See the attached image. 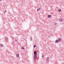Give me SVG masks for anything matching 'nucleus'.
<instances>
[{
    "mask_svg": "<svg viewBox=\"0 0 64 64\" xmlns=\"http://www.w3.org/2000/svg\"><path fill=\"white\" fill-rule=\"evenodd\" d=\"M49 58H47V60H48V59H49Z\"/></svg>",
    "mask_w": 64,
    "mask_h": 64,
    "instance_id": "ddd939ff",
    "label": "nucleus"
},
{
    "mask_svg": "<svg viewBox=\"0 0 64 64\" xmlns=\"http://www.w3.org/2000/svg\"><path fill=\"white\" fill-rule=\"evenodd\" d=\"M51 15H48V18H50V17H51Z\"/></svg>",
    "mask_w": 64,
    "mask_h": 64,
    "instance_id": "20e7f679",
    "label": "nucleus"
},
{
    "mask_svg": "<svg viewBox=\"0 0 64 64\" xmlns=\"http://www.w3.org/2000/svg\"><path fill=\"white\" fill-rule=\"evenodd\" d=\"M58 40H56V41H55V42L56 43H58Z\"/></svg>",
    "mask_w": 64,
    "mask_h": 64,
    "instance_id": "423d86ee",
    "label": "nucleus"
},
{
    "mask_svg": "<svg viewBox=\"0 0 64 64\" xmlns=\"http://www.w3.org/2000/svg\"><path fill=\"white\" fill-rule=\"evenodd\" d=\"M34 59L35 60V59H36V58L37 56V52H36V51L35 50L34 52Z\"/></svg>",
    "mask_w": 64,
    "mask_h": 64,
    "instance_id": "f257e3e1",
    "label": "nucleus"
},
{
    "mask_svg": "<svg viewBox=\"0 0 64 64\" xmlns=\"http://www.w3.org/2000/svg\"><path fill=\"white\" fill-rule=\"evenodd\" d=\"M58 11L59 12H60L61 11V10L60 9H59Z\"/></svg>",
    "mask_w": 64,
    "mask_h": 64,
    "instance_id": "0eeeda50",
    "label": "nucleus"
},
{
    "mask_svg": "<svg viewBox=\"0 0 64 64\" xmlns=\"http://www.w3.org/2000/svg\"><path fill=\"white\" fill-rule=\"evenodd\" d=\"M16 56L17 57H19V54H16Z\"/></svg>",
    "mask_w": 64,
    "mask_h": 64,
    "instance_id": "f03ea898",
    "label": "nucleus"
},
{
    "mask_svg": "<svg viewBox=\"0 0 64 64\" xmlns=\"http://www.w3.org/2000/svg\"><path fill=\"white\" fill-rule=\"evenodd\" d=\"M0 0V1H1V0Z\"/></svg>",
    "mask_w": 64,
    "mask_h": 64,
    "instance_id": "f3484780",
    "label": "nucleus"
},
{
    "mask_svg": "<svg viewBox=\"0 0 64 64\" xmlns=\"http://www.w3.org/2000/svg\"><path fill=\"white\" fill-rule=\"evenodd\" d=\"M6 11L5 10L4 11V13H6Z\"/></svg>",
    "mask_w": 64,
    "mask_h": 64,
    "instance_id": "4468645a",
    "label": "nucleus"
},
{
    "mask_svg": "<svg viewBox=\"0 0 64 64\" xmlns=\"http://www.w3.org/2000/svg\"><path fill=\"white\" fill-rule=\"evenodd\" d=\"M3 46L2 45H1V47H3Z\"/></svg>",
    "mask_w": 64,
    "mask_h": 64,
    "instance_id": "f8f14e48",
    "label": "nucleus"
},
{
    "mask_svg": "<svg viewBox=\"0 0 64 64\" xmlns=\"http://www.w3.org/2000/svg\"><path fill=\"white\" fill-rule=\"evenodd\" d=\"M60 20V21H62V20H61V19H60V20Z\"/></svg>",
    "mask_w": 64,
    "mask_h": 64,
    "instance_id": "1a4fd4ad",
    "label": "nucleus"
},
{
    "mask_svg": "<svg viewBox=\"0 0 64 64\" xmlns=\"http://www.w3.org/2000/svg\"><path fill=\"white\" fill-rule=\"evenodd\" d=\"M56 24H57L56 23L55 24V25H56Z\"/></svg>",
    "mask_w": 64,
    "mask_h": 64,
    "instance_id": "2eb2a0df",
    "label": "nucleus"
},
{
    "mask_svg": "<svg viewBox=\"0 0 64 64\" xmlns=\"http://www.w3.org/2000/svg\"><path fill=\"white\" fill-rule=\"evenodd\" d=\"M17 41V40H16V41Z\"/></svg>",
    "mask_w": 64,
    "mask_h": 64,
    "instance_id": "dca6fc26",
    "label": "nucleus"
},
{
    "mask_svg": "<svg viewBox=\"0 0 64 64\" xmlns=\"http://www.w3.org/2000/svg\"><path fill=\"white\" fill-rule=\"evenodd\" d=\"M58 42H60V41H61V39L60 38H59L58 39Z\"/></svg>",
    "mask_w": 64,
    "mask_h": 64,
    "instance_id": "39448f33",
    "label": "nucleus"
},
{
    "mask_svg": "<svg viewBox=\"0 0 64 64\" xmlns=\"http://www.w3.org/2000/svg\"><path fill=\"white\" fill-rule=\"evenodd\" d=\"M42 57H43V58L44 57V56H42Z\"/></svg>",
    "mask_w": 64,
    "mask_h": 64,
    "instance_id": "9b49d317",
    "label": "nucleus"
},
{
    "mask_svg": "<svg viewBox=\"0 0 64 64\" xmlns=\"http://www.w3.org/2000/svg\"><path fill=\"white\" fill-rule=\"evenodd\" d=\"M22 49H24V47H22Z\"/></svg>",
    "mask_w": 64,
    "mask_h": 64,
    "instance_id": "9d476101",
    "label": "nucleus"
},
{
    "mask_svg": "<svg viewBox=\"0 0 64 64\" xmlns=\"http://www.w3.org/2000/svg\"><path fill=\"white\" fill-rule=\"evenodd\" d=\"M34 48L36 47V45H34Z\"/></svg>",
    "mask_w": 64,
    "mask_h": 64,
    "instance_id": "6e6552de",
    "label": "nucleus"
},
{
    "mask_svg": "<svg viewBox=\"0 0 64 64\" xmlns=\"http://www.w3.org/2000/svg\"><path fill=\"white\" fill-rule=\"evenodd\" d=\"M40 10V8H38V9L37 10V11H39V10Z\"/></svg>",
    "mask_w": 64,
    "mask_h": 64,
    "instance_id": "7ed1b4c3",
    "label": "nucleus"
}]
</instances>
